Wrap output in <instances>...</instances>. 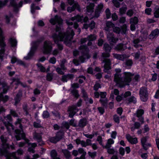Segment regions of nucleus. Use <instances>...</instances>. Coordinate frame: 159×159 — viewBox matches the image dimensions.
I'll list each match as a JSON object with an SVG mask.
<instances>
[{
  "label": "nucleus",
  "mask_w": 159,
  "mask_h": 159,
  "mask_svg": "<svg viewBox=\"0 0 159 159\" xmlns=\"http://www.w3.org/2000/svg\"><path fill=\"white\" fill-rule=\"evenodd\" d=\"M75 35L73 30H70L66 33L59 32V34H53L52 38L54 42L57 44V47L60 50L63 49V45L58 43L59 41H64V43L67 46H70L71 44V40Z\"/></svg>",
  "instance_id": "obj_1"
},
{
  "label": "nucleus",
  "mask_w": 159,
  "mask_h": 159,
  "mask_svg": "<svg viewBox=\"0 0 159 159\" xmlns=\"http://www.w3.org/2000/svg\"><path fill=\"white\" fill-rule=\"evenodd\" d=\"M116 73L115 74L114 80L117 84H119L120 88H122L125 85L128 84L127 83L130 82L132 80V78L134 74L130 72H125L123 73V75L122 76L120 74L121 70L120 69L115 70Z\"/></svg>",
  "instance_id": "obj_2"
},
{
  "label": "nucleus",
  "mask_w": 159,
  "mask_h": 159,
  "mask_svg": "<svg viewBox=\"0 0 159 159\" xmlns=\"http://www.w3.org/2000/svg\"><path fill=\"white\" fill-rule=\"evenodd\" d=\"M50 22L53 25H55L57 23L58 24L56 25V33L54 34H57V35L59 34V32L66 33L67 31L70 30H72L71 29H69L66 32H63L60 31L61 30V26L62 23V20L60 17L58 15H56L54 18H51L50 20Z\"/></svg>",
  "instance_id": "obj_3"
},
{
  "label": "nucleus",
  "mask_w": 159,
  "mask_h": 159,
  "mask_svg": "<svg viewBox=\"0 0 159 159\" xmlns=\"http://www.w3.org/2000/svg\"><path fill=\"white\" fill-rule=\"evenodd\" d=\"M43 39L38 40L36 41H34L32 43V46L31 48L30 52L28 53L27 56L25 57L24 58L26 60L30 59L34 56V55L36 51L38 46L40 43L42 42Z\"/></svg>",
  "instance_id": "obj_4"
},
{
  "label": "nucleus",
  "mask_w": 159,
  "mask_h": 159,
  "mask_svg": "<svg viewBox=\"0 0 159 159\" xmlns=\"http://www.w3.org/2000/svg\"><path fill=\"white\" fill-rule=\"evenodd\" d=\"M4 37L2 35V30L0 28V47L1 48L0 50V59L2 61L3 60L5 51L4 48L6 46V44L4 42Z\"/></svg>",
  "instance_id": "obj_5"
},
{
  "label": "nucleus",
  "mask_w": 159,
  "mask_h": 159,
  "mask_svg": "<svg viewBox=\"0 0 159 159\" xmlns=\"http://www.w3.org/2000/svg\"><path fill=\"white\" fill-rule=\"evenodd\" d=\"M4 119L7 121V122L3 119L2 120L1 119L0 120L3 122L4 125L6 126V128L7 129H10V127H11L12 129H14V125L10 123L12 121V118L11 115L8 114L7 116H4Z\"/></svg>",
  "instance_id": "obj_6"
},
{
  "label": "nucleus",
  "mask_w": 159,
  "mask_h": 159,
  "mask_svg": "<svg viewBox=\"0 0 159 159\" xmlns=\"http://www.w3.org/2000/svg\"><path fill=\"white\" fill-rule=\"evenodd\" d=\"M52 43L50 41L46 40L44 41L43 46V53L45 54L50 53L52 49Z\"/></svg>",
  "instance_id": "obj_7"
},
{
  "label": "nucleus",
  "mask_w": 159,
  "mask_h": 159,
  "mask_svg": "<svg viewBox=\"0 0 159 159\" xmlns=\"http://www.w3.org/2000/svg\"><path fill=\"white\" fill-rule=\"evenodd\" d=\"M139 94L142 101L146 102L148 98V93L146 88L143 87L140 89Z\"/></svg>",
  "instance_id": "obj_8"
},
{
  "label": "nucleus",
  "mask_w": 159,
  "mask_h": 159,
  "mask_svg": "<svg viewBox=\"0 0 159 159\" xmlns=\"http://www.w3.org/2000/svg\"><path fill=\"white\" fill-rule=\"evenodd\" d=\"M103 62L105 63L103 66L104 67V72L108 74H110L111 71L110 70L111 69V62L110 60L109 59H106L103 60Z\"/></svg>",
  "instance_id": "obj_9"
},
{
  "label": "nucleus",
  "mask_w": 159,
  "mask_h": 159,
  "mask_svg": "<svg viewBox=\"0 0 159 159\" xmlns=\"http://www.w3.org/2000/svg\"><path fill=\"white\" fill-rule=\"evenodd\" d=\"M148 139L147 136H145L143 137L141 139V145L143 149L145 151H147L149 148L152 147L150 143L147 142Z\"/></svg>",
  "instance_id": "obj_10"
},
{
  "label": "nucleus",
  "mask_w": 159,
  "mask_h": 159,
  "mask_svg": "<svg viewBox=\"0 0 159 159\" xmlns=\"http://www.w3.org/2000/svg\"><path fill=\"white\" fill-rule=\"evenodd\" d=\"M103 49L105 52L102 53V56L104 58L108 57L110 56V52L111 49V48L108 44L105 43L104 44Z\"/></svg>",
  "instance_id": "obj_11"
},
{
  "label": "nucleus",
  "mask_w": 159,
  "mask_h": 159,
  "mask_svg": "<svg viewBox=\"0 0 159 159\" xmlns=\"http://www.w3.org/2000/svg\"><path fill=\"white\" fill-rule=\"evenodd\" d=\"M70 19L72 21L76 20L78 22H80L81 23H83V22L86 23L89 20L88 17L85 16L84 18L83 16H81L79 15L72 17Z\"/></svg>",
  "instance_id": "obj_12"
},
{
  "label": "nucleus",
  "mask_w": 159,
  "mask_h": 159,
  "mask_svg": "<svg viewBox=\"0 0 159 159\" xmlns=\"http://www.w3.org/2000/svg\"><path fill=\"white\" fill-rule=\"evenodd\" d=\"M144 113V111L142 109H138L136 113H134V116H137L138 118V120L140 122H141V124H143L144 123V118L142 116V115Z\"/></svg>",
  "instance_id": "obj_13"
},
{
  "label": "nucleus",
  "mask_w": 159,
  "mask_h": 159,
  "mask_svg": "<svg viewBox=\"0 0 159 159\" xmlns=\"http://www.w3.org/2000/svg\"><path fill=\"white\" fill-rule=\"evenodd\" d=\"M16 135L15 138L17 140H20L25 138V134L24 132V130H14Z\"/></svg>",
  "instance_id": "obj_14"
},
{
  "label": "nucleus",
  "mask_w": 159,
  "mask_h": 159,
  "mask_svg": "<svg viewBox=\"0 0 159 159\" xmlns=\"http://www.w3.org/2000/svg\"><path fill=\"white\" fill-rule=\"evenodd\" d=\"M78 110L76 106L73 105L69 107L68 110L69 112V116L70 118H73Z\"/></svg>",
  "instance_id": "obj_15"
},
{
  "label": "nucleus",
  "mask_w": 159,
  "mask_h": 159,
  "mask_svg": "<svg viewBox=\"0 0 159 159\" xmlns=\"http://www.w3.org/2000/svg\"><path fill=\"white\" fill-rule=\"evenodd\" d=\"M8 152L7 149L4 147H2V148H0V156H5L6 159H18V158L16 157H15L13 158L9 157L6 155Z\"/></svg>",
  "instance_id": "obj_16"
},
{
  "label": "nucleus",
  "mask_w": 159,
  "mask_h": 159,
  "mask_svg": "<svg viewBox=\"0 0 159 159\" xmlns=\"http://www.w3.org/2000/svg\"><path fill=\"white\" fill-rule=\"evenodd\" d=\"M103 5L101 3L98 5L96 8L94 16L91 17V19H92L94 17L98 18L103 8Z\"/></svg>",
  "instance_id": "obj_17"
},
{
  "label": "nucleus",
  "mask_w": 159,
  "mask_h": 159,
  "mask_svg": "<svg viewBox=\"0 0 159 159\" xmlns=\"http://www.w3.org/2000/svg\"><path fill=\"white\" fill-rule=\"evenodd\" d=\"M107 37L108 40L109 41L110 44H111V43H116L118 40V39L115 37L113 33H108L107 35Z\"/></svg>",
  "instance_id": "obj_18"
},
{
  "label": "nucleus",
  "mask_w": 159,
  "mask_h": 159,
  "mask_svg": "<svg viewBox=\"0 0 159 159\" xmlns=\"http://www.w3.org/2000/svg\"><path fill=\"white\" fill-rule=\"evenodd\" d=\"M97 38V36L94 34H90L87 37V39L88 42L87 44L88 46H92L93 42Z\"/></svg>",
  "instance_id": "obj_19"
},
{
  "label": "nucleus",
  "mask_w": 159,
  "mask_h": 159,
  "mask_svg": "<svg viewBox=\"0 0 159 159\" xmlns=\"http://www.w3.org/2000/svg\"><path fill=\"white\" fill-rule=\"evenodd\" d=\"M75 9H76L79 11H81V8L80 6L77 2L75 3L71 7H68L67 8V10L68 12L71 13L72 11H75Z\"/></svg>",
  "instance_id": "obj_20"
},
{
  "label": "nucleus",
  "mask_w": 159,
  "mask_h": 159,
  "mask_svg": "<svg viewBox=\"0 0 159 159\" xmlns=\"http://www.w3.org/2000/svg\"><path fill=\"white\" fill-rule=\"evenodd\" d=\"M126 138L131 144H136L138 142V139L137 137L133 138L129 134H126Z\"/></svg>",
  "instance_id": "obj_21"
},
{
  "label": "nucleus",
  "mask_w": 159,
  "mask_h": 159,
  "mask_svg": "<svg viewBox=\"0 0 159 159\" xmlns=\"http://www.w3.org/2000/svg\"><path fill=\"white\" fill-rule=\"evenodd\" d=\"M113 57L118 60L124 61V60L127 58V55L125 54H117L113 53Z\"/></svg>",
  "instance_id": "obj_22"
},
{
  "label": "nucleus",
  "mask_w": 159,
  "mask_h": 159,
  "mask_svg": "<svg viewBox=\"0 0 159 159\" xmlns=\"http://www.w3.org/2000/svg\"><path fill=\"white\" fill-rule=\"evenodd\" d=\"M127 48L126 46L122 43L117 44L114 48V49L119 51H124Z\"/></svg>",
  "instance_id": "obj_23"
},
{
  "label": "nucleus",
  "mask_w": 159,
  "mask_h": 159,
  "mask_svg": "<svg viewBox=\"0 0 159 159\" xmlns=\"http://www.w3.org/2000/svg\"><path fill=\"white\" fill-rule=\"evenodd\" d=\"M22 91L21 90H20L18 93L16 95V97L14 98L15 100V103L14 105L16 106L17 104L20 102L21 98L22 96Z\"/></svg>",
  "instance_id": "obj_24"
},
{
  "label": "nucleus",
  "mask_w": 159,
  "mask_h": 159,
  "mask_svg": "<svg viewBox=\"0 0 159 159\" xmlns=\"http://www.w3.org/2000/svg\"><path fill=\"white\" fill-rule=\"evenodd\" d=\"M159 34V30L156 29L152 31L150 34L149 35L150 39H152L157 36Z\"/></svg>",
  "instance_id": "obj_25"
},
{
  "label": "nucleus",
  "mask_w": 159,
  "mask_h": 159,
  "mask_svg": "<svg viewBox=\"0 0 159 159\" xmlns=\"http://www.w3.org/2000/svg\"><path fill=\"white\" fill-rule=\"evenodd\" d=\"M74 77V75L72 74H68L62 76L61 80L63 82H67L68 80L72 79Z\"/></svg>",
  "instance_id": "obj_26"
},
{
  "label": "nucleus",
  "mask_w": 159,
  "mask_h": 159,
  "mask_svg": "<svg viewBox=\"0 0 159 159\" xmlns=\"http://www.w3.org/2000/svg\"><path fill=\"white\" fill-rule=\"evenodd\" d=\"M21 119L18 118L17 120L16 121L15 124V126L14 127L15 128H20V129H22L23 128V126L22 124H21V122L22 121Z\"/></svg>",
  "instance_id": "obj_27"
},
{
  "label": "nucleus",
  "mask_w": 159,
  "mask_h": 159,
  "mask_svg": "<svg viewBox=\"0 0 159 159\" xmlns=\"http://www.w3.org/2000/svg\"><path fill=\"white\" fill-rule=\"evenodd\" d=\"M95 5L93 3H88L86 7L87 11L88 12H93L94 11Z\"/></svg>",
  "instance_id": "obj_28"
},
{
  "label": "nucleus",
  "mask_w": 159,
  "mask_h": 159,
  "mask_svg": "<svg viewBox=\"0 0 159 159\" xmlns=\"http://www.w3.org/2000/svg\"><path fill=\"white\" fill-rule=\"evenodd\" d=\"M106 27H104V30L107 31H109L110 29L114 27V24L111 21H107L106 23Z\"/></svg>",
  "instance_id": "obj_29"
},
{
  "label": "nucleus",
  "mask_w": 159,
  "mask_h": 159,
  "mask_svg": "<svg viewBox=\"0 0 159 159\" xmlns=\"http://www.w3.org/2000/svg\"><path fill=\"white\" fill-rule=\"evenodd\" d=\"M33 138L34 139L36 140L38 143L40 142L42 140L41 135L39 134L36 132L33 134Z\"/></svg>",
  "instance_id": "obj_30"
},
{
  "label": "nucleus",
  "mask_w": 159,
  "mask_h": 159,
  "mask_svg": "<svg viewBox=\"0 0 159 159\" xmlns=\"http://www.w3.org/2000/svg\"><path fill=\"white\" fill-rule=\"evenodd\" d=\"M57 153L55 149L52 150L50 152V156L52 159H60L59 157H57Z\"/></svg>",
  "instance_id": "obj_31"
},
{
  "label": "nucleus",
  "mask_w": 159,
  "mask_h": 159,
  "mask_svg": "<svg viewBox=\"0 0 159 159\" xmlns=\"http://www.w3.org/2000/svg\"><path fill=\"white\" fill-rule=\"evenodd\" d=\"M86 120L85 118H83L80 120L78 126H79L81 128H83L86 125Z\"/></svg>",
  "instance_id": "obj_32"
},
{
  "label": "nucleus",
  "mask_w": 159,
  "mask_h": 159,
  "mask_svg": "<svg viewBox=\"0 0 159 159\" xmlns=\"http://www.w3.org/2000/svg\"><path fill=\"white\" fill-rule=\"evenodd\" d=\"M10 5L13 7L14 10L16 11H17L18 10L17 5L15 2V0H10Z\"/></svg>",
  "instance_id": "obj_33"
},
{
  "label": "nucleus",
  "mask_w": 159,
  "mask_h": 159,
  "mask_svg": "<svg viewBox=\"0 0 159 159\" xmlns=\"http://www.w3.org/2000/svg\"><path fill=\"white\" fill-rule=\"evenodd\" d=\"M99 101L100 102L102 105L105 108H107V102L108 100L106 98L101 99Z\"/></svg>",
  "instance_id": "obj_34"
},
{
  "label": "nucleus",
  "mask_w": 159,
  "mask_h": 159,
  "mask_svg": "<svg viewBox=\"0 0 159 159\" xmlns=\"http://www.w3.org/2000/svg\"><path fill=\"white\" fill-rule=\"evenodd\" d=\"M9 99V97L7 95L4 96L2 93H0V100H1L5 102H7Z\"/></svg>",
  "instance_id": "obj_35"
},
{
  "label": "nucleus",
  "mask_w": 159,
  "mask_h": 159,
  "mask_svg": "<svg viewBox=\"0 0 159 159\" xmlns=\"http://www.w3.org/2000/svg\"><path fill=\"white\" fill-rule=\"evenodd\" d=\"M140 40L138 38L134 39L133 41V42L134 44V47L136 48H138L139 47L141 46V45L138 44L140 42Z\"/></svg>",
  "instance_id": "obj_36"
},
{
  "label": "nucleus",
  "mask_w": 159,
  "mask_h": 159,
  "mask_svg": "<svg viewBox=\"0 0 159 159\" xmlns=\"http://www.w3.org/2000/svg\"><path fill=\"white\" fill-rule=\"evenodd\" d=\"M66 61L65 59H63L61 61L60 65L61 68L63 70H67L65 66V64L66 62Z\"/></svg>",
  "instance_id": "obj_37"
},
{
  "label": "nucleus",
  "mask_w": 159,
  "mask_h": 159,
  "mask_svg": "<svg viewBox=\"0 0 159 159\" xmlns=\"http://www.w3.org/2000/svg\"><path fill=\"white\" fill-rule=\"evenodd\" d=\"M71 93L72 94V95L77 99L80 96L78 90L75 89H74L71 90Z\"/></svg>",
  "instance_id": "obj_38"
},
{
  "label": "nucleus",
  "mask_w": 159,
  "mask_h": 159,
  "mask_svg": "<svg viewBox=\"0 0 159 159\" xmlns=\"http://www.w3.org/2000/svg\"><path fill=\"white\" fill-rule=\"evenodd\" d=\"M70 127L69 124L68 122L66 121H63L61 124V128H66V129H68Z\"/></svg>",
  "instance_id": "obj_39"
},
{
  "label": "nucleus",
  "mask_w": 159,
  "mask_h": 159,
  "mask_svg": "<svg viewBox=\"0 0 159 159\" xmlns=\"http://www.w3.org/2000/svg\"><path fill=\"white\" fill-rule=\"evenodd\" d=\"M154 11V17L155 18H159V7L155 8Z\"/></svg>",
  "instance_id": "obj_40"
},
{
  "label": "nucleus",
  "mask_w": 159,
  "mask_h": 159,
  "mask_svg": "<svg viewBox=\"0 0 159 159\" xmlns=\"http://www.w3.org/2000/svg\"><path fill=\"white\" fill-rule=\"evenodd\" d=\"M127 9V7L126 5H125L123 7H121L119 10V12L121 15L125 14Z\"/></svg>",
  "instance_id": "obj_41"
},
{
  "label": "nucleus",
  "mask_w": 159,
  "mask_h": 159,
  "mask_svg": "<svg viewBox=\"0 0 159 159\" xmlns=\"http://www.w3.org/2000/svg\"><path fill=\"white\" fill-rule=\"evenodd\" d=\"M64 136L63 134L61 133V132H57L56 135V137L57 139L59 141L61 140L63 138Z\"/></svg>",
  "instance_id": "obj_42"
},
{
  "label": "nucleus",
  "mask_w": 159,
  "mask_h": 159,
  "mask_svg": "<svg viewBox=\"0 0 159 159\" xmlns=\"http://www.w3.org/2000/svg\"><path fill=\"white\" fill-rule=\"evenodd\" d=\"M138 19L137 17H134L131 18L130 20V23L134 24H137L138 22Z\"/></svg>",
  "instance_id": "obj_43"
},
{
  "label": "nucleus",
  "mask_w": 159,
  "mask_h": 159,
  "mask_svg": "<svg viewBox=\"0 0 159 159\" xmlns=\"http://www.w3.org/2000/svg\"><path fill=\"white\" fill-rule=\"evenodd\" d=\"M53 73H48L46 75L47 80L49 81H51L53 79Z\"/></svg>",
  "instance_id": "obj_44"
},
{
  "label": "nucleus",
  "mask_w": 159,
  "mask_h": 159,
  "mask_svg": "<svg viewBox=\"0 0 159 159\" xmlns=\"http://www.w3.org/2000/svg\"><path fill=\"white\" fill-rule=\"evenodd\" d=\"M55 68H56V71L58 74L61 75H63L64 74V72H63L64 70L61 68L59 67H55Z\"/></svg>",
  "instance_id": "obj_45"
},
{
  "label": "nucleus",
  "mask_w": 159,
  "mask_h": 159,
  "mask_svg": "<svg viewBox=\"0 0 159 159\" xmlns=\"http://www.w3.org/2000/svg\"><path fill=\"white\" fill-rule=\"evenodd\" d=\"M125 65L128 66H131L133 64V62L131 59H127L125 62Z\"/></svg>",
  "instance_id": "obj_46"
},
{
  "label": "nucleus",
  "mask_w": 159,
  "mask_h": 159,
  "mask_svg": "<svg viewBox=\"0 0 159 159\" xmlns=\"http://www.w3.org/2000/svg\"><path fill=\"white\" fill-rule=\"evenodd\" d=\"M49 140L50 142L54 143H56L59 141L55 136L50 137L49 138Z\"/></svg>",
  "instance_id": "obj_47"
},
{
  "label": "nucleus",
  "mask_w": 159,
  "mask_h": 159,
  "mask_svg": "<svg viewBox=\"0 0 159 159\" xmlns=\"http://www.w3.org/2000/svg\"><path fill=\"white\" fill-rule=\"evenodd\" d=\"M82 92L83 94V97L84 98V100L85 101L88 100V98L87 95L85 90L84 89H82Z\"/></svg>",
  "instance_id": "obj_48"
},
{
  "label": "nucleus",
  "mask_w": 159,
  "mask_h": 159,
  "mask_svg": "<svg viewBox=\"0 0 159 159\" xmlns=\"http://www.w3.org/2000/svg\"><path fill=\"white\" fill-rule=\"evenodd\" d=\"M10 42L12 47H15L16 45L17 41L16 39L11 38L10 39Z\"/></svg>",
  "instance_id": "obj_49"
},
{
  "label": "nucleus",
  "mask_w": 159,
  "mask_h": 159,
  "mask_svg": "<svg viewBox=\"0 0 159 159\" xmlns=\"http://www.w3.org/2000/svg\"><path fill=\"white\" fill-rule=\"evenodd\" d=\"M128 101H129V103L133 102L135 104L136 102V98L134 96H131L128 99Z\"/></svg>",
  "instance_id": "obj_50"
},
{
  "label": "nucleus",
  "mask_w": 159,
  "mask_h": 159,
  "mask_svg": "<svg viewBox=\"0 0 159 159\" xmlns=\"http://www.w3.org/2000/svg\"><path fill=\"white\" fill-rule=\"evenodd\" d=\"M38 67L40 70L41 72H44L46 71V69L41 63H38L37 64Z\"/></svg>",
  "instance_id": "obj_51"
},
{
  "label": "nucleus",
  "mask_w": 159,
  "mask_h": 159,
  "mask_svg": "<svg viewBox=\"0 0 159 159\" xmlns=\"http://www.w3.org/2000/svg\"><path fill=\"white\" fill-rule=\"evenodd\" d=\"M28 105L27 103H24L22 106L23 109L24 111L25 112V114L27 115L28 114Z\"/></svg>",
  "instance_id": "obj_52"
},
{
  "label": "nucleus",
  "mask_w": 159,
  "mask_h": 159,
  "mask_svg": "<svg viewBox=\"0 0 159 159\" xmlns=\"http://www.w3.org/2000/svg\"><path fill=\"white\" fill-rule=\"evenodd\" d=\"M88 154L91 158H94L97 156V152L95 151L93 152H88Z\"/></svg>",
  "instance_id": "obj_53"
},
{
  "label": "nucleus",
  "mask_w": 159,
  "mask_h": 159,
  "mask_svg": "<svg viewBox=\"0 0 159 159\" xmlns=\"http://www.w3.org/2000/svg\"><path fill=\"white\" fill-rule=\"evenodd\" d=\"M11 116H12L14 117H18V115L16 111L13 109L10 110V114Z\"/></svg>",
  "instance_id": "obj_54"
},
{
  "label": "nucleus",
  "mask_w": 159,
  "mask_h": 159,
  "mask_svg": "<svg viewBox=\"0 0 159 159\" xmlns=\"http://www.w3.org/2000/svg\"><path fill=\"white\" fill-rule=\"evenodd\" d=\"M87 46V45H81L79 47V49L80 50H82V52H83L84 51H87L88 49Z\"/></svg>",
  "instance_id": "obj_55"
},
{
  "label": "nucleus",
  "mask_w": 159,
  "mask_h": 159,
  "mask_svg": "<svg viewBox=\"0 0 159 159\" xmlns=\"http://www.w3.org/2000/svg\"><path fill=\"white\" fill-rule=\"evenodd\" d=\"M65 158L66 159H69L71 157V154L70 152L67 150H66V152L64 153Z\"/></svg>",
  "instance_id": "obj_56"
},
{
  "label": "nucleus",
  "mask_w": 159,
  "mask_h": 159,
  "mask_svg": "<svg viewBox=\"0 0 159 159\" xmlns=\"http://www.w3.org/2000/svg\"><path fill=\"white\" fill-rule=\"evenodd\" d=\"M89 26L91 30H93L95 28V23L93 20H92L89 24Z\"/></svg>",
  "instance_id": "obj_57"
},
{
  "label": "nucleus",
  "mask_w": 159,
  "mask_h": 159,
  "mask_svg": "<svg viewBox=\"0 0 159 159\" xmlns=\"http://www.w3.org/2000/svg\"><path fill=\"white\" fill-rule=\"evenodd\" d=\"M113 120L114 121L117 123L119 124L120 122V118L117 115H115L113 116Z\"/></svg>",
  "instance_id": "obj_58"
},
{
  "label": "nucleus",
  "mask_w": 159,
  "mask_h": 159,
  "mask_svg": "<svg viewBox=\"0 0 159 159\" xmlns=\"http://www.w3.org/2000/svg\"><path fill=\"white\" fill-rule=\"evenodd\" d=\"M119 154L122 156L124 155L125 154V149L122 147H120L119 149Z\"/></svg>",
  "instance_id": "obj_59"
},
{
  "label": "nucleus",
  "mask_w": 159,
  "mask_h": 159,
  "mask_svg": "<svg viewBox=\"0 0 159 159\" xmlns=\"http://www.w3.org/2000/svg\"><path fill=\"white\" fill-rule=\"evenodd\" d=\"M105 12L107 18V19L111 17V14L109 9V8H107Z\"/></svg>",
  "instance_id": "obj_60"
},
{
  "label": "nucleus",
  "mask_w": 159,
  "mask_h": 159,
  "mask_svg": "<svg viewBox=\"0 0 159 159\" xmlns=\"http://www.w3.org/2000/svg\"><path fill=\"white\" fill-rule=\"evenodd\" d=\"M127 30V26L125 24L124 25L121 27L122 33L125 34Z\"/></svg>",
  "instance_id": "obj_61"
},
{
  "label": "nucleus",
  "mask_w": 159,
  "mask_h": 159,
  "mask_svg": "<svg viewBox=\"0 0 159 159\" xmlns=\"http://www.w3.org/2000/svg\"><path fill=\"white\" fill-rule=\"evenodd\" d=\"M69 125L74 126V127H77L78 126V125H77V124L75 122V119H71L69 123Z\"/></svg>",
  "instance_id": "obj_62"
},
{
  "label": "nucleus",
  "mask_w": 159,
  "mask_h": 159,
  "mask_svg": "<svg viewBox=\"0 0 159 159\" xmlns=\"http://www.w3.org/2000/svg\"><path fill=\"white\" fill-rule=\"evenodd\" d=\"M101 86L100 84L98 83H96L93 87V89L96 91H97L99 88H101Z\"/></svg>",
  "instance_id": "obj_63"
},
{
  "label": "nucleus",
  "mask_w": 159,
  "mask_h": 159,
  "mask_svg": "<svg viewBox=\"0 0 159 159\" xmlns=\"http://www.w3.org/2000/svg\"><path fill=\"white\" fill-rule=\"evenodd\" d=\"M141 122L139 123L138 122H135L134 124V129H139L141 126Z\"/></svg>",
  "instance_id": "obj_64"
}]
</instances>
